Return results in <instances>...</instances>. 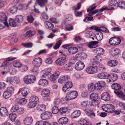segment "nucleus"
Segmentation results:
<instances>
[{
    "instance_id": "61",
    "label": "nucleus",
    "mask_w": 125,
    "mask_h": 125,
    "mask_svg": "<svg viewBox=\"0 0 125 125\" xmlns=\"http://www.w3.org/2000/svg\"><path fill=\"white\" fill-rule=\"evenodd\" d=\"M36 104H35V103L31 101H29L28 105V107L29 108H31L35 107Z\"/></svg>"
},
{
    "instance_id": "56",
    "label": "nucleus",
    "mask_w": 125,
    "mask_h": 125,
    "mask_svg": "<svg viewBox=\"0 0 125 125\" xmlns=\"http://www.w3.org/2000/svg\"><path fill=\"white\" fill-rule=\"evenodd\" d=\"M88 16H89L88 15ZM86 16L85 17V18L83 20V21L86 22H88L89 21H93L94 20L93 17L91 16Z\"/></svg>"
},
{
    "instance_id": "3",
    "label": "nucleus",
    "mask_w": 125,
    "mask_h": 125,
    "mask_svg": "<svg viewBox=\"0 0 125 125\" xmlns=\"http://www.w3.org/2000/svg\"><path fill=\"white\" fill-rule=\"evenodd\" d=\"M93 52L97 55L94 58L92 59L91 61H92L93 60L102 61L103 58L101 55H103L104 52V49L101 48H96L94 50Z\"/></svg>"
},
{
    "instance_id": "15",
    "label": "nucleus",
    "mask_w": 125,
    "mask_h": 125,
    "mask_svg": "<svg viewBox=\"0 0 125 125\" xmlns=\"http://www.w3.org/2000/svg\"><path fill=\"white\" fill-rule=\"evenodd\" d=\"M66 60V58L64 57H61L58 58L56 61L55 63L59 66H62L65 63Z\"/></svg>"
},
{
    "instance_id": "9",
    "label": "nucleus",
    "mask_w": 125,
    "mask_h": 125,
    "mask_svg": "<svg viewBox=\"0 0 125 125\" xmlns=\"http://www.w3.org/2000/svg\"><path fill=\"white\" fill-rule=\"evenodd\" d=\"M87 67L86 69V72L89 74H94L97 73L98 69L96 65H93Z\"/></svg>"
},
{
    "instance_id": "4",
    "label": "nucleus",
    "mask_w": 125,
    "mask_h": 125,
    "mask_svg": "<svg viewBox=\"0 0 125 125\" xmlns=\"http://www.w3.org/2000/svg\"><path fill=\"white\" fill-rule=\"evenodd\" d=\"M36 78L35 76L33 74H29L25 76L23 80L24 83L26 84L33 83L35 81Z\"/></svg>"
},
{
    "instance_id": "2",
    "label": "nucleus",
    "mask_w": 125,
    "mask_h": 125,
    "mask_svg": "<svg viewBox=\"0 0 125 125\" xmlns=\"http://www.w3.org/2000/svg\"><path fill=\"white\" fill-rule=\"evenodd\" d=\"M90 97L91 100V104L93 106H96L100 104V99L97 94L93 93L90 95Z\"/></svg>"
},
{
    "instance_id": "45",
    "label": "nucleus",
    "mask_w": 125,
    "mask_h": 125,
    "mask_svg": "<svg viewBox=\"0 0 125 125\" xmlns=\"http://www.w3.org/2000/svg\"><path fill=\"white\" fill-rule=\"evenodd\" d=\"M36 110L39 111H45L46 109V106L44 104L38 105L36 107Z\"/></svg>"
},
{
    "instance_id": "23",
    "label": "nucleus",
    "mask_w": 125,
    "mask_h": 125,
    "mask_svg": "<svg viewBox=\"0 0 125 125\" xmlns=\"http://www.w3.org/2000/svg\"><path fill=\"white\" fill-rule=\"evenodd\" d=\"M109 78L111 82H114L117 80L118 79L117 75L115 73H111L110 75H109Z\"/></svg>"
},
{
    "instance_id": "39",
    "label": "nucleus",
    "mask_w": 125,
    "mask_h": 125,
    "mask_svg": "<svg viewBox=\"0 0 125 125\" xmlns=\"http://www.w3.org/2000/svg\"><path fill=\"white\" fill-rule=\"evenodd\" d=\"M68 122V118L66 117H62L60 118L58 120V122L62 125L66 124Z\"/></svg>"
},
{
    "instance_id": "35",
    "label": "nucleus",
    "mask_w": 125,
    "mask_h": 125,
    "mask_svg": "<svg viewBox=\"0 0 125 125\" xmlns=\"http://www.w3.org/2000/svg\"><path fill=\"white\" fill-rule=\"evenodd\" d=\"M85 55L84 53H78L77 54L73 59L74 60L80 61L82 60V58H83V56Z\"/></svg>"
},
{
    "instance_id": "14",
    "label": "nucleus",
    "mask_w": 125,
    "mask_h": 125,
    "mask_svg": "<svg viewBox=\"0 0 125 125\" xmlns=\"http://www.w3.org/2000/svg\"><path fill=\"white\" fill-rule=\"evenodd\" d=\"M7 18V16L4 12L2 11L0 12V20L4 22L6 25H8Z\"/></svg>"
},
{
    "instance_id": "46",
    "label": "nucleus",
    "mask_w": 125,
    "mask_h": 125,
    "mask_svg": "<svg viewBox=\"0 0 125 125\" xmlns=\"http://www.w3.org/2000/svg\"><path fill=\"white\" fill-rule=\"evenodd\" d=\"M38 100L39 99L38 97L35 95L31 96L29 100V101H31L36 104H37V102Z\"/></svg>"
},
{
    "instance_id": "55",
    "label": "nucleus",
    "mask_w": 125,
    "mask_h": 125,
    "mask_svg": "<svg viewBox=\"0 0 125 125\" xmlns=\"http://www.w3.org/2000/svg\"><path fill=\"white\" fill-rule=\"evenodd\" d=\"M19 107V106L18 104H14L11 108L10 111L12 113L17 112Z\"/></svg>"
},
{
    "instance_id": "36",
    "label": "nucleus",
    "mask_w": 125,
    "mask_h": 125,
    "mask_svg": "<svg viewBox=\"0 0 125 125\" xmlns=\"http://www.w3.org/2000/svg\"><path fill=\"white\" fill-rule=\"evenodd\" d=\"M36 2L41 7H43L46 5L47 0H36Z\"/></svg>"
},
{
    "instance_id": "53",
    "label": "nucleus",
    "mask_w": 125,
    "mask_h": 125,
    "mask_svg": "<svg viewBox=\"0 0 125 125\" xmlns=\"http://www.w3.org/2000/svg\"><path fill=\"white\" fill-rule=\"evenodd\" d=\"M62 42V40H59L58 41L56 42L55 44L53 46V48L54 49H58Z\"/></svg>"
},
{
    "instance_id": "21",
    "label": "nucleus",
    "mask_w": 125,
    "mask_h": 125,
    "mask_svg": "<svg viewBox=\"0 0 125 125\" xmlns=\"http://www.w3.org/2000/svg\"><path fill=\"white\" fill-rule=\"evenodd\" d=\"M36 31L35 30H30L27 31L25 33V37H28V38H30L32 36L35 35Z\"/></svg>"
},
{
    "instance_id": "52",
    "label": "nucleus",
    "mask_w": 125,
    "mask_h": 125,
    "mask_svg": "<svg viewBox=\"0 0 125 125\" xmlns=\"http://www.w3.org/2000/svg\"><path fill=\"white\" fill-rule=\"evenodd\" d=\"M86 114L88 116L90 117L95 116V113L92 110L90 109L89 110L87 111Z\"/></svg>"
},
{
    "instance_id": "5",
    "label": "nucleus",
    "mask_w": 125,
    "mask_h": 125,
    "mask_svg": "<svg viewBox=\"0 0 125 125\" xmlns=\"http://www.w3.org/2000/svg\"><path fill=\"white\" fill-rule=\"evenodd\" d=\"M81 6L82 3L79 2L77 3L76 6H73L72 7V9L74 11V14L76 17H80L82 15L83 13V10L81 11H77L81 8Z\"/></svg>"
},
{
    "instance_id": "25",
    "label": "nucleus",
    "mask_w": 125,
    "mask_h": 125,
    "mask_svg": "<svg viewBox=\"0 0 125 125\" xmlns=\"http://www.w3.org/2000/svg\"><path fill=\"white\" fill-rule=\"evenodd\" d=\"M21 93L22 96L24 97H26L28 94V93L25 88H23L19 89L17 94Z\"/></svg>"
},
{
    "instance_id": "64",
    "label": "nucleus",
    "mask_w": 125,
    "mask_h": 125,
    "mask_svg": "<svg viewBox=\"0 0 125 125\" xmlns=\"http://www.w3.org/2000/svg\"><path fill=\"white\" fill-rule=\"evenodd\" d=\"M6 81L7 82H9L10 83H11L13 82H15L16 81L15 80V77H9L7 78Z\"/></svg>"
},
{
    "instance_id": "34",
    "label": "nucleus",
    "mask_w": 125,
    "mask_h": 125,
    "mask_svg": "<svg viewBox=\"0 0 125 125\" xmlns=\"http://www.w3.org/2000/svg\"><path fill=\"white\" fill-rule=\"evenodd\" d=\"M120 52V50L116 48H113L111 49L110 53L113 56H115L118 54Z\"/></svg>"
},
{
    "instance_id": "48",
    "label": "nucleus",
    "mask_w": 125,
    "mask_h": 125,
    "mask_svg": "<svg viewBox=\"0 0 125 125\" xmlns=\"http://www.w3.org/2000/svg\"><path fill=\"white\" fill-rule=\"evenodd\" d=\"M28 69V67L27 65L22 64L19 68V70L22 72H24L27 71Z\"/></svg>"
},
{
    "instance_id": "40",
    "label": "nucleus",
    "mask_w": 125,
    "mask_h": 125,
    "mask_svg": "<svg viewBox=\"0 0 125 125\" xmlns=\"http://www.w3.org/2000/svg\"><path fill=\"white\" fill-rule=\"evenodd\" d=\"M81 114L80 111L78 110H76L71 115V117L72 118H75L79 117Z\"/></svg>"
},
{
    "instance_id": "17",
    "label": "nucleus",
    "mask_w": 125,
    "mask_h": 125,
    "mask_svg": "<svg viewBox=\"0 0 125 125\" xmlns=\"http://www.w3.org/2000/svg\"><path fill=\"white\" fill-rule=\"evenodd\" d=\"M70 79V77L69 76L67 75H66L60 77L58 79V81L59 83L62 84L66 81H67Z\"/></svg>"
},
{
    "instance_id": "42",
    "label": "nucleus",
    "mask_w": 125,
    "mask_h": 125,
    "mask_svg": "<svg viewBox=\"0 0 125 125\" xmlns=\"http://www.w3.org/2000/svg\"><path fill=\"white\" fill-rule=\"evenodd\" d=\"M115 93L120 98L122 99L123 100H125V94L121 91L115 92Z\"/></svg>"
},
{
    "instance_id": "8",
    "label": "nucleus",
    "mask_w": 125,
    "mask_h": 125,
    "mask_svg": "<svg viewBox=\"0 0 125 125\" xmlns=\"http://www.w3.org/2000/svg\"><path fill=\"white\" fill-rule=\"evenodd\" d=\"M121 41L120 38L116 36H114L109 39V43L111 45L116 46L120 44Z\"/></svg>"
},
{
    "instance_id": "57",
    "label": "nucleus",
    "mask_w": 125,
    "mask_h": 125,
    "mask_svg": "<svg viewBox=\"0 0 125 125\" xmlns=\"http://www.w3.org/2000/svg\"><path fill=\"white\" fill-rule=\"evenodd\" d=\"M11 95V94L6 90L3 94V96L5 98L8 99L10 97Z\"/></svg>"
},
{
    "instance_id": "6",
    "label": "nucleus",
    "mask_w": 125,
    "mask_h": 125,
    "mask_svg": "<svg viewBox=\"0 0 125 125\" xmlns=\"http://www.w3.org/2000/svg\"><path fill=\"white\" fill-rule=\"evenodd\" d=\"M78 95L77 92L75 90H72L67 92L65 97V100L67 101L72 100L75 98Z\"/></svg>"
},
{
    "instance_id": "58",
    "label": "nucleus",
    "mask_w": 125,
    "mask_h": 125,
    "mask_svg": "<svg viewBox=\"0 0 125 125\" xmlns=\"http://www.w3.org/2000/svg\"><path fill=\"white\" fill-rule=\"evenodd\" d=\"M68 111L67 108L66 107H62L60 108L59 111L61 114L65 113Z\"/></svg>"
},
{
    "instance_id": "20",
    "label": "nucleus",
    "mask_w": 125,
    "mask_h": 125,
    "mask_svg": "<svg viewBox=\"0 0 125 125\" xmlns=\"http://www.w3.org/2000/svg\"><path fill=\"white\" fill-rule=\"evenodd\" d=\"M84 65L83 62L82 61L77 62L75 65V69L77 70H82L84 68Z\"/></svg>"
},
{
    "instance_id": "60",
    "label": "nucleus",
    "mask_w": 125,
    "mask_h": 125,
    "mask_svg": "<svg viewBox=\"0 0 125 125\" xmlns=\"http://www.w3.org/2000/svg\"><path fill=\"white\" fill-rule=\"evenodd\" d=\"M17 115L15 114L11 113L9 115V117L10 120L13 121H15L16 117Z\"/></svg>"
},
{
    "instance_id": "59",
    "label": "nucleus",
    "mask_w": 125,
    "mask_h": 125,
    "mask_svg": "<svg viewBox=\"0 0 125 125\" xmlns=\"http://www.w3.org/2000/svg\"><path fill=\"white\" fill-rule=\"evenodd\" d=\"M27 102L26 99L24 98L20 99L18 101V103L21 105H23L25 104Z\"/></svg>"
},
{
    "instance_id": "12",
    "label": "nucleus",
    "mask_w": 125,
    "mask_h": 125,
    "mask_svg": "<svg viewBox=\"0 0 125 125\" xmlns=\"http://www.w3.org/2000/svg\"><path fill=\"white\" fill-rule=\"evenodd\" d=\"M42 59L39 57L34 59L32 61V64L34 66L39 67L42 64Z\"/></svg>"
},
{
    "instance_id": "30",
    "label": "nucleus",
    "mask_w": 125,
    "mask_h": 125,
    "mask_svg": "<svg viewBox=\"0 0 125 125\" xmlns=\"http://www.w3.org/2000/svg\"><path fill=\"white\" fill-rule=\"evenodd\" d=\"M109 74L107 73L101 72L98 73L97 77L100 79H106L108 78Z\"/></svg>"
},
{
    "instance_id": "54",
    "label": "nucleus",
    "mask_w": 125,
    "mask_h": 125,
    "mask_svg": "<svg viewBox=\"0 0 125 125\" xmlns=\"http://www.w3.org/2000/svg\"><path fill=\"white\" fill-rule=\"evenodd\" d=\"M62 42V40H59L58 41L56 42L55 44L53 46V48L54 49H58Z\"/></svg>"
},
{
    "instance_id": "18",
    "label": "nucleus",
    "mask_w": 125,
    "mask_h": 125,
    "mask_svg": "<svg viewBox=\"0 0 125 125\" xmlns=\"http://www.w3.org/2000/svg\"><path fill=\"white\" fill-rule=\"evenodd\" d=\"M38 84L39 85L45 87L48 85V82L46 79H41L39 80Z\"/></svg>"
},
{
    "instance_id": "33",
    "label": "nucleus",
    "mask_w": 125,
    "mask_h": 125,
    "mask_svg": "<svg viewBox=\"0 0 125 125\" xmlns=\"http://www.w3.org/2000/svg\"><path fill=\"white\" fill-rule=\"evenodd\" d=\"M51 68H48L47 70V71L43 74L42 76V78H48L49 76H50L51 75Z\"/></svg>"
},
{
    "instance_id": "28",
    "label": "nucleus",
    "mask_w": 125,
    "mask_h": 125,
    "mask_svg": "<svg viewBox=\"0 0 125 125\" xmlns=\"http://www.w3.org/2000/svg\"><path fill=\"white\" fill-rule=\"evenodd\" d=\"M44 24L45 27L49 30H52L54 27L53 24L49 21H45L44 22Z\"/></svg>"
},
{
    "instance_id": "31",
    "label": "nucleus",
    "mask_w": 125,
    "mask_h": 125,
    "mask_svg": "<svg viewBox=\"0 0 125 125\" xmlns=\"http://www.w3.org/2000/svg\"><path fill=\"white\" fill-rule=\"evenodd\" d=\"M32 118L30 117H26L23 121L24 124L27 125H30L32 123Z\"/></svg>"
},
{
    "instance_id": "49",
    "label": "nucleus",
    "mask_w": 125,
    "mask_h": 125,
    "mask_svg": "<svg viewBox=\"0 0 125 125\" xmlns=\"http://www.w3.org/2000/svg\"><path fill=\"white\" fill-rule=\"evenodd\" d=\"M17 7L16 6H13L10 7L9 9V11L12 14L15 13L17 12Z\"/></svg>"
},
{
    "instance_id": "7",
    "label": "nucleus",
    "mask_w": 125,
    "mask_h": 125,
    "mask_svg": "<svg viewBox=\"0 0 125 125\" xmlns=\"http://www.w3.org/2000/svg\"><path fill=\"white\" fill-rule=\"evenodd\" d=\"M102 108L103 110L105 112L112 113L114 112L115 108V106L111 104H106L103 105Z\"/></svg>"
},
{
    "instance_id": "50",
    "label": "nucleus",
    "mask_w": 125,
    "mask_h": 125,
    "mask_svg": "<svg viewBox=\"0 0 125 125\" xmlns=\"http://www.w3.org/2000/svg\"><path fill=\"white\" fill-rule=\"evenodd\" d=\"M21 45L25 48H31L32 47L33 43L31 42L22 43Z\"/></svg>"
},
{
    "instance_id": "32",
    "label": "nucleus",
    "mask_w": 125,
    "mask_h": 125,
    "mask_svg": "<svg viewBox=\"0 0 125 125\" xmlns=\"http://www.w3.org/2000/svg\"><path fill=\"white\" fill-rule=\"evenodd\" d=\"M99 42L97 41H91L89 43L88 46L90 48H94L97 47V44Z\"/></svg>"
},
{
    "instance_id": "19",
    "label": "nucleus",
    "mask_w": 125,
    "mask_h": 125,
    "mask_svg": "<svg viewBox=\"0 0 125 125\" xmlns=\"http://www.w3.org/2000/svg\"><path fill=\"white\" fill-rule=\"evenodd\" d=\"M50 90L48 89H42L41 92V94L43 97H46L48 96L50 94Z\"/></svg>"
},
{
    "instance_id": "62",
    "label": "nucleus",
    "mask_w": 125,
    "mask_h": 125,
    "mask_svg": "<svg viewBox=\"0 0 125 125\" xmlns=\"http://www.w3.org/2000/svg\"><path fill=\"white\" fill-rule=\"evenodd\" d=\"M15 20L18 23H21L23 21V18L21 15H18L17 17Z\"/></svg>"
},
{
    "instance_id": "24",
    "label": "nucleus",
    "mask_w": 125,
    "mask_h": 125,
    "mask_svg": "<svg viewBox=\"0 0 125 125\" xmlns=\"http://www.w3.org/2000/svg\"><path fill=\"white\" fill-rule=\"evenodd\" d=\"M111 87L115 90V91H119L121 88V86L120 84L117 83H114L112 84Z\"/></svg>"
},
{
    "instance_id": "10",
    "label": "nucleus",
    "mask_w": 125,
    "mask_h": 125,
    "mask_svg": "<svg viewBox=\"0 0 125 125\" xmlns=\"http://www.w3.org/2000/svg\"><path fill=\"white\" fill-rule=\"evenodd\" d=\"M102 61L96 60H93L91 61L92 64L93 65H96L97 67H98L100 70L102 71H105L106 70L105 67L103 65L101 64L100 62Z\"/></svg>"
},
{
    "instance_id": "11",
    "label": "nucleus",
    "mask_w": 125,
    "mask_h": 125,
    "mask_svg": "<svg viewBox=\"0 0 125 125\" xmlns=\"http://www.w3.org/2000/svg\"><path fill=\"white\" fill-rule=\"evenodd\" d=\"M52 116V113L50 112H45L42 113L41 115V119L43 120L50 119Z\"/></svg>"
},
{
    "instance_id": "13",
    "label": "nucleus",
    "mask_w": 125,
    "mask_h": 125,
    "mask_svg": "<svg viewBox=\"0 0 125 125\" xmlns=\"http://www.w3.org/2000/svg\"><path fill=\"white\" fill-rule=\"evenodd\" d=\"M73 86L72 82L70 81L66 82L65 84L63 86L62 90L64 92H66L67 91V90L72 88Z\"/></svg>"
},
{
    "instance_id": "47",
    "label": "nucleus",
    "mask_w": 125,
    "mask_h": 125,
    "mask_svg": "<svg viewBox=\"0 0 125 125\" xmlns=\"http://www.w3.org/2000/svg\"><path fill=\"white\" fill-rule=\"evenodd\" d=\"M13 65L14 67L18 68L19 69L22 63L19 61L15 60L13 62Z\"/></svg>"
},
{
    "instance_id": "43",
    "label": "nucleus",
    "mask_w": 125,
    "mask_h": 125,
    "mask_svg": "<svg viewBox=\"0 0 125 125\" xmlns=\"http://www.w3.org/2000/svg\"><path fill=\"white\" fill-rule=\"evenodd\" d=\"M118 105L120 107H123V109L121 111V112L123 114H125V103H124L122 102H120L119 103ZM124 121L125 123V115L124 117Z\"/></svg>"
},
{
    "instance_id": "16",
    "label": "nucleus",
    "mask_w": 125,
    "mask_h": 125,
    "mask_svg": "<svg viewBox=\"0 0 125 125\" xmlns=\"http://www.w3.org/2000/svg\"><path fill=\"white\" fill-rule=\"evenodd\" d=\"M0 115L2 116L5 117L8 115V112L6 108L4 107H1L0 109Z\"/></svg>"
},
{
    "instance_id": "63",
    "label": "nucleus",
    "mask_w": 125,
    "mask_h": 125,
    "mask_svg": "<svg viewBox=\"0 0 125 125\" xmlns=\"http://www.w3.org/2000/svg\"><path fill=\"white\" fill-rule=\"evenodd\" d=\"M80 124L81 125H91L90 122H87L84 119L81 120Z\"/></svg>"
},
{
    "instance_id": "51",
    "label": "nucleus",
    "mask_w": 125,
    "mask_h": 125,
    "mask_svg": "<svg viewBox=\"0 0 125 125\" xmlns=\"http://www.w3.org/2000/svg\"><path fill=\"white\" fill-rule=\"evenodd\" d=\"M9 24L10 26L13 27H16L17 25L15 21L11 18L9 20Z\"/></svg>"
},
{
    "instance_id": "29",
    "label": "nucleus",
    "mask_w": 125,
    "mask_h": 125,
    "mask_svg": "<svg viewBox=\"0 0 125 125\" xmlns=\"http://www.w3.org/2000/svg\"><path fill=\"white\" fill-rule=\"evenodd\" d=\"M88 88L90 91L93 92L95 90H97L96 84H94L93 83H90L88 86Z\"/></svg>"
},
{
    "instance_id": "41",
    "label": "nucleus",
    "mask_w": 125,
    "mask_h": 125,
    "mask_svg": "<svg viewBox=\"0 0 125 125\" xmlns=\"http://www.w3.org/2000/svg\"><path fill=\"white\" fill-rule=\"evenodd\" d=\"M91 104V102L89 101H84L82 102L81 105L83 107H86L87 106H93Z\"/></svg>"
},
{
    "instance_id": "38",
    "label": "nucleus",
    "mask_w": 125,
    "mask_h": 125,
    "mask_svg": "<svg viewBox=\"0 0 125 125\" xmlns=\"http://www.w3.org/2000/svg\"><path fill=\"white\" fill-rule=\"evenodd\" d=\"M69 53L71 54H74L76 53L78 51L77 48L76 47L71 46L68 49Z\"/></svg>"
},
{
    "instance_id": "37",
    "label": "nucleus",
    "mask_w": 125,
    "mask_h": 125,
    "mask_svg": "<svg viewBox=\"0 0 125 125\" xmlns=\"http://www.w3.org/2000/svg\"><path fill=\"white\" fill-rule=\"evenodd\" d=\"M118 62L116 60H111L109 61L108 63V65L111 67H113L115 66L117 64Z\"/></svg>"
},
{
    "instance_id": "1",
    "label": "nucleus",
    "mask_w": 125,
    "mask_h": 125,
    "mask_svg": "<svg viewBox=\"0 0 125 125\" xmlns=\"http://www.w3.org/2000/svg\"><path fill=\"white\" fill-rule=\"evenodd\" d=\"M96 6H96V3H94L92 4L89 7L87 10V12H89L88 14V15L90 16H92L99 11L102 12L105 10H112L113 9V8H111L110 9H108L107 7L104 6L101 8L99 10L98 9H96L93 11H91L95 9Z\"/></svg>"
},
{
    "instance_id": "22",
    "label": "nucleus",
    "mask_w": 125,
    "mask_h": 125,
    "mask_svg": "<svg viewBox=\"0 0 125 125\" xmlns=\"http://www.w3.org/2000/svg\"><path fill=\"white\" fill-rule=\"evenodd\" d=\"M97 90H100L105 86V83L103 81H99L95 83Z\"/></svg>"
},
{
    "instance_id": "26",
    "label": "nucleus",
    "mask_w": 125,
    "mask_h": 125,
    "mask_svg": "<svg viewBox=\"0 0 125 125\" xmlns=\"http://www.w3.org/2000/svg\"><path fill=\"white\" fill-rule=\"evenodd\" d=\"M101 98L102 99L105 101H108L110 100V96L108 93L104 92L102 94Z\"/></svg>"
},
{
    "instance_id": "27",
    "label": "nucleus",
    "mask_w": 125,
    "mask_h": 125,
    "mask_svg": "<svg viewBox=\"0 0 125 125\" xmlns=\"http://www.w3.org/2000/svg\"><path fill=\"white\" fill-rule=\"evenodd\" d=\"M32 15L34 16V14L33 12H31L30 14L27 17V21L30 23H32L33 22L34 19Z\"/></svg>"
},
{
    "instance_id": "44",
    "label": "nucleus",
    "mask_w": 125,
    "mask_h": 125,
    "mask_svg": "<svg viewBox=\"0 0 125 125\" xmlns=\"http://www.w3.org/2000/svg\"><path fill=\"white\" fill-rule=\"evenodd\" d=\"M109 5L112 6L111 8H113L117 6L118 5V3L116 0H110L109 2Z\"/></svg>"
}]
</instances>
